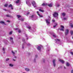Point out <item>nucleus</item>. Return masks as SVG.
<instances>
[{"label": "nucleus", "instance_id": "obj_1", "mask_svg": "<svg viewBox=\"0 0 73 73\" xmlns=\"http://www.w3.org/2000/svg\"><path fill=\"white\" fill-rule=\"evenodd\" d=\"M49 18L48 19H46V21L47 25H48L50 24V17L48 16Z\"/></svg>", "mask_w": 73, "mask_h": 73}, {"label": "nucleus", "instance_id": "obj_2", "mask_svg": "<svg viewBox=\"0 0 73 73\" xmlns=\"http://www.w3.org/2000/svg\"><path fill=\"white\" fill-rule=\"evenodd\" d=\"M32 4H33V5L34 8H36V2H35V1H33L32 2Z\"/></svg>", "mask_w": 73, "mask_h": 73}, {"label": "nucleus", "instance_id": "obj_3", "mask_svg": "<svg viewBox=\"0 0 73 73\" xmlns=\"http://www.w3.org/2000/svg\"><path fill=\"white\" fill-rule=\"evenodd\" d=\"M53 16L54 17H57L58 16V13L56 12L54 13L53 14Z\"/></svg>", "mask_w": 73, "mask_h": 73}, {"label": "nucleus", "instance_id": "obj_4", "mask_svg": "<svg viewBox=\"0 0 73 73\" xmlns=\"http://www.w3.org/2000/svg\"><path fill=\"white\" fill-rule=\"evenodd\" d=\"M61 27L62 28V29H61L60 30V31H64V26L62 25L61 26Z\"/></svg>", "mask_w": 73, "mask_h": 73}, {"label": "nucleus", "instance_id": "obj_5", "mask_svg": "<svg viewBox=\"0 0 73 73\" xmlns=\"http://www.w3.org/2000/svg\"><path fill=\"white\" fill-rule=\"evenodd\" d=\"M69 33V30L67 29L66 30L65 34L66 35H67Z\"/></svg>", "mask_w": 73, "mask_h": 73}, {"label": "nucleus", "instance_id": "obj_6", "mask_svg": "<svg viewBox=\"0 0 73 73\" xmlns=\"http://www.w3.org/2000/svg\"><path fill=\"white\" fill-rule=\"evenodd\" d=\"M55 61H56V60H54L52 61V62L53 63V64L54 65V67H55V66H56V64H55Z\"/></svg>", "mask_w": 73, "mask_h": 73}, {"label": "nucleus", "instance_id": "obj_7", "mask_svg": "<svg viewBox=\"0 0 73 73\" xmlns=\"http://www.w3.org/2000/svg\"><path fill=\"white\" fill-rule=\"evenodd\" d=\"M38 12H39L38 11H37V13L39 17H43L42 16V15H40V14H39L38 13Z\"/></svg>", "mask_w": 73, "mask_h": 73}, {"label": "nucleus", "instance_id": "obj_8", "mask_svg": "<svg viewBox=\"0 0 73 73\" xmlns=\"http://www.w3.org/2000/svg\"><path fill=\"white\" fill-rule=\"evenodd\" d=\"M25 70L26 72H29L30 71V69L28 68H25Z\"/></svg>", "mask_w": 73, "mask_h": 73}, {"label": "nucleus", "instance_id": "obj_9", "mask_svg": "<svg viewBox=\"0 0 73 73\" xmlns=\"http://www.w3.org/2000/svg\"><path fill=\"white\" fill-rule=\"evenodd\" d=\"M13 6L11 4L9 6V8L11 7V9H13Z\"/></svg>", "mask_w": 73, "mask_h": 73}, {"label": "nucleus", "instance_id": "obj_10", "mask_svg": "<svg viewBox=\"0 0 73 73\" xmlns=\"http://www.w3.org/2000/svg\"><path fill=\"white\" fill-rule=\"evenodd\" d=\"M59 61H60L62 63V64H64V60H61V59H59Z\"/></svg>", "mask_w": 73, "mask_h": 73}, {"label": "nucleus", "instance_id": "obj_11", "mask_svg": "<svg viewBox=\"0 0 73 73\" xmlns=\"http://www.w3.org/2000/svg\"><path fill=\"white\" fill-rule=\"evenodd\" d=\"M37 49L38 50L40 51L41 50V47L39 46H38L37 48Z\"/></svg>", "mask_w": 73, "mask_h": 73}, {"label": "nucleus", "instance_id": "obj_12", "mask_svg": "<svg viewBox=\"0 0 73 73\" xmlns=\"http://www.w3.org/2000/svg\"><path fill=\"white\" fill-rule=\"evenodd\" d=\"M0 23L1 24H4L5 25H6V24L5 23V22L3 21H1L0 22Z\"/></svg>", "mask_w": 73, "mask_h": 73}, {"label": "nucleus", "instance_id": "obj_13", "mask_svg": "<svg viewBox=\"0 0 73 73\" xmlns=\"http://www.w3.org/2000/svg\"><path fill=\"white\" fill-rule=\"evenodd\" d=\"M36 57H37V55H35V58H36ZM36 58H35L34 60V62H36Z\"/></svg>", "mask_w": 73, "mask_h": 73}, {"label": "nucleus", "instance_id": "obj_14", "mask_svg": "<svg viewBox=\"0 0 73 73\" xmlns=\"http://www.w3.org/2000/svg\"><path fill=\"white\" fill-rule=\"evenodd\" d=\"M48 6L49 7H52V3H50V4H48Z\"/></svg>", "mask_w": 73, "mask_h": 73}, {"label": "nucleus", "instance_id": "obj_15", "mask_svg": "<svg viewBox=\"0 0 73 73\" xmlns=\"http://www.w3.org/2000/svg\"><path fill=\"white\" fill-rule=\"evenodd\" d=\"M9 66L11 67H13V64H9Z\"/></svg>", "mask_w": 73, "mask_h": 73}, {"label": "nucleus", "instance_id": "obj_16", "mask_svg": "<svg viewBox=\"0 0 73 73\" xmlns=\"http://www.w3.org/2000/svg\"><path fill=\"white\" fill-rule=\"evenodd\" d=\"M47 4L46 3H43V4L42 5H43V6H44V5H47Z\"/></svg>", "mask_w": 73, "mask_h": 73}, {"label": "nucleus", "instance_id": "obj_17", "mask_svg": "<svg viewBox=\"0 0 73 73\" xmlns=\"http://www.w3.org/2000/svg\"><path fill=\"white\" fill-rule=\"evenodd\" d=\"M62 15L63 16H65V13H62Z\"/></svg>", "mask_w": 73, "mask_h": 73}, {"label": "nucleus", "instance_id": "obj_18", "mask_svg": "<svg viewBox=\"0 0 73 73\" xmlns=\"http://www.w3.org/2000/svg\"><path fill=\"white\" fill-rule=\"evenodd\" d=\"M69 64L68 62H67L66 64V65L67 66H69Z\"/></svg>", "mask_w": 73, "mask_h": 73}, {"label": "nucleus", "instance_id": "obj_19", "mask_svg": "<svg viewBox=\"0 0 73 73\" xmlns=\"http://www.w3.org/2000/svg\"><path fill=\"white\" fill-rule=\"evenodd\" d=\"M55 25L54 26V28H55L56 27L57 25V23H55Z\"/></svg>", "mask_w": 73, "mask_h": 73}, {"label": "nucleus", "instance_id": "obj_20", "mask_svg": "<svg viewBox=\"0 0 73 73\" xmlns=\"http://www.w3.org/2000/svg\"><path fill=\"white\" fill-rule=\"evenodd\" d=\"M19 1H20V0H17V1H16V3L18 4V3H19Z\"/></svg>", "mask_w": 73, "mask_h": 73}, {"label": "nucleus", "instance_id": "obj_21", "mask_svg": "<svg viewBox=\"0 0 73 73\" xmlns=\"http://www.w3.org/2000/svg\"><path fill=\"white\" fill-rule=\"evenodd\" d=\"M53 37H56V34H54L53 35Z\"/></svg>", "mask_w": 73, "mask_h": 73}, {"label": "nucleus", "instance_id": "obj_22", "mask_svg": "<svg viewBox=\"0 0 73 73\" xmlns=\"http://www.w3.org/2000/svg\"><path fill=\"white\" fill-rule=\"evenodd\" d=\"M55 40L56 42L60 41V39H55Z\"/></svg>", "mask_w": 73, "mask_h": 73}, {"label": "nucleus", "instance_id": "obj_23", "mask_svg": "<svg viewBox=\"0 0 73 73\" xmlns=\"http://www.w3.org/2000/svg\"><path fill=\"white\" fill-rule=\"evenodd\" d=\"M12 53L14 54L13 55V56H15V52H13V51H12Z\"/></svg>", "mask_w": 73, "mask_h": 73}, {"label": "nucleus", "instance_id": "obj_24", "mask_svg": "<svg viewBox=\"0 0 73 73\" xmlns=\"http://www.w3.org/2000/svg\"><path fill=\"white\" fill-rule=\"evenodd\" d=\"M70 33L71 35H72L73 34V31H70Z\"/></svg>", "mask_w": 73, "mask_h": 73}, {"label": "nucleus", "instance_id": "obj_25", "mask_svg": "<svg viewBox=\"0 0 73 73\" xmlns=\"http://www.w3.org/2000/svg\"><path fill=\"white\" fill-rule=\"evenodd\" d=\"M8 4H6L4 5V7H7L8 6Z\"/></svg>", "mask_w": 73, "mask_h": 73}, {"label": "nucleus", "instance_id": "obj_26", "mask_svg": "<svg viewBox=\"0 0 73 73\" xmlns=\"http://www.w3.org/2000/svg\"><path fill=\"white\" fill-rule=\"evenodd\" d=\"M39 11H40V12H44V11L41 10V9H40L39 10Z\"/></svg>", "mask_w": 73, "mask_h": 73}, {"label": "nucleus", "instance_id": "obj_27", "mask_svg": "<svg viewBox=\"0 0 73 73\" xmlns=\"http://www.w3.org/2000/svg\"><path fill=\"white\" fill-rule=\"evenodd\" d=\"M70 26H71V28H73V25L71 23L70 25Z\"/></svg>", "mask_w": 73, "mask_h": 73}, {"label": "nucleus", "instance_id": "obj_28", "mask_svg": "<svg viewBox=\"0 0 73 73\" xmlns=\"http://www.w3.org/2000/svg\"><path fill=\"white\" fill-rule=\"evenodd\" d=\"M6 16L7 17H11V16L9 15H7Z\"/></svg>", "mask_w": 73, "mask_h": 73}, {"label": "nucleus", "instance_id": "obj_29", "mask_svg": "<svg viewBox=\"0 0 73 73\" xmlns=\"http://www.w3.org/2000/svg\"><path fill=\"white\" fill-rule=\"evenodd\" d=\"M17 17H18V18H20V17H21V16H20V15H17Z\"/></svg>", "mask_w": 73, "mask_h": 73}, {"label": "nucleus", "instance_id": "obj_30", "mask_svg": "<svg viewBox=\"0 0 73 73\" xmlns=\"http://www.w3.org/2000/svg\"><path fill=\"white\" fill-rule=\"evenodd\" d=\"M67 18H64L63 19L64 20H67Z\"/></svg>", "mask_w": 73, "mask_h": 73}, {"label": "nucleus", "instance_id": "obj_31", "mask_svg": "<svg viewBox=\"0 0 73 73\" xmlns=\"http://www.w3.org/2000/svg\"><path fill=\"white\" fill-rule=\"evenodd\" d=\"M10 40H11V41H13V38H12V37H11Z\"/></svg>", "mask_w": 73, "mask_h": 73}, {"label": "nucleus", "instance_id": "obj_32", "mask_svg": "<svg viewBox=\"0 0 73 73\" xmlns=\"http://www.w3.org/2000/svg\"><path fill=\"white\" fill-rule=\"evenodd\" d=\"M12 31H11L10 32L9 34V35H12Z\"/></svg>", "mask_w": 73, "mask_h": 73}, {"label": "nucleus", "instance_id": "obj_33", "mask_svg": "<svg viewBox=\"0 0 73 73\" xmlns=\"http://www.w3.org/2000/svg\"><path fill=\"white\" fill-rule=\"evenodd\" d=\"M33 17H34V15H32L31 16V18H33Z\"/></svg>", "mask_w": 73, "mask_h": 73}, {"label": "nucleus", "instance_id": "obj_34", "mask_svg": "<svg viewBox=\"0 0 73 73\" xmlns=\"http://www.w3.org/2000/svg\"><path fill=\"white\" fill-rule=\"evenodd\" d=\"M22 48L23 49H24V44H23V45H22Z\"/></svg>", "mask_w": 73, "mask_h": 73}, {"label": "nucleus", "instance_id": "obj_35", "mask_svg": "<svg viewBox=\"0 0 73 73\" xmlns=\"http://www.w3.org/2000/svg\"><path fill=\"white\" fill-rule=\"evenodd\" d=\"M27 28H28L29 29H31V27H27Z\"/></svg>", "mask_w": 73, "mask_h": 73}, {"label": "nucleus", "instance_id": "obj_36", "mask_svg": "<svg viewBox=\"0 0 73 73\" xmlns=\"http://www.w3.org/2000/svg\"><path fill=\"white\" fill-rule=\"evenodd\" d=\"M9 60V58H7L6 59V61H8V60Z\"/></svg>", "mask_w": 73, "mask_h": 73}, {"label": "nucleus", "instance_id": "obj_37", "mask_svg": "<svg viewBox=\"0 0 73 73\" xmlns=\"http://www.w3.org/2000/svg\"><path fill=\"white\" fill-rule=\"evenodd\" d=\"M22 41H25V39H24V38H23V39H22Z\"/></svg>", "mask_w": 73, "mask_h": 73}, {"label": "nucleus", "instance_id": "obj_38", "mask_svg": "<svg viewBox=\"0 0 73 73\" xmlns=\"http://www.w3.org/2000/svg\"><path fill=\"white\" fill-rule=\"evenodd\" d=\"M21 21H24V19H21Z\"/></svg>", "mask_w": 73, "mask_h": 73}, {"label": "nucleus", "instance_id": "obj_39", "mask_svg": "<svg viewBox=\"0 0 73 73\" xmlns=\"http://www.w3.org/2000/svg\"><path fill=\"white\" fill-rule=\"evenodd\" d=\"M11 43L12 44H13V40H11Z\"/></svg>", "mask_w": 73, "mask_h": 73}, {"label": "nucleus", "instance_id": "obj_40", "mask_svg": "<svg viewBox=\"0 0 73 73\" xmlns=\"http://www.w3.org/2000/svg\"><path fill=\"white\" fill-rule=\"evenodd\" d=\"M3 51H4V50H5V48H3Z\"/></svg>", "mask_w": 73, "mask_h": 73}, {"label": "nucleus", "instance_id": "obj_41", "mask_svg": "<svg viewBox=\"0 0 73 73\" xmlns=\"http://www.w3.org/2000/svg\"><path fill=\"white\" fill-rule=\"evenodd\" d=\"M21 32V31H20V30L18 31V32H19V33H20Z\"/></svg>", "mask_w": 73, "mask_h": 73}, {"label": "nucleus", "instance_id": "obj_42", "mask_svg": "<svg viewBox=\"0 0 73 73\" xmlns=\"http://www.w3.org/2000/svg\"><path fill=\"white\" fill-rule=\"evenodd\" d=\"M13 61H16V60L15 59H13Z\"/></svg>", "mask_w": 73, "mask_h": 73}, {"label": "nucleus", "instance_id": "obj_43", "mask_svg": "<svg viewBox=\"0 0 73 73\" xmlns=\"http://www.w3.org/2000/svg\"><path fill=\"white\" fill-rule=\"evenodd\" d=\"M71 73H73V70H71Z\"/></svg>", "mask_w": 73, "mask_h": 73}, {"label": "nucleus", "instance_id": "obj_44", "mask_svg": "<svg viewBox=\"0 0 73 73\" xmlns=\"http://www.w3.org/2000/svg\"><path fill=\"white\" fill-rule=\"evenodd\" d=\"M3 10H4V11H8V10L5 9H3Z\"/></svg>", "mask_w": 73, "mask_h": 73}, {"label": "nucleus", "instance_id": "obj_45", "mask_svg": "<svg viewBox=\"0 0 73 73\" xmlns=\"http://www.w3.org/2000/svg\"><path fill=\"white\" fill-rule=\"evenodd\" d=\"M7 22H8V23H10V21H7Z\"/></svg>", "mask_w": 73, "mask_h": 73}, {"label": "nucleus", "instance_id": "obj_46", "mask_svg": "<svg viewBox=\"0 0 73 73\" xmlns=\"http://www.w3.org/2000/svg\"><path fill=\"white\" fill-rule=\"evenodd\" d=\"M28 5H31V4L30 3H29L28 4Z\"/></svg>", "mask_w": 73, "mask_h": 73}, {"label": "nucleus", "instance_id": "obj_47", "mask_svg": "<svg viewBox=\"0 0 73 73\" xmlns=\"http://www.w3.org/2000/svg\"><path fill=\"white\" fill-rule=\"evenodd\" d=\"M29 12H28L27 13V15H29Z\"/></svg>", "mask_w": 73, "mask_h": 73}, {"label": "nucleus", "instance_id": "obj_48", "mask_svg": "<svg viewBox=\"0 0 73 73\" xmlns=\"http://www.w3.org/2000/svg\"><path fill=\"white\" fill-rule=\"evenodd\" d=\"M15 30H17V29H19V28H16L15 29Z\"/></svg>", "mask_w": 73, "mask_h": 73}, {"label": "nucleus", "instance_id": "obj_49", "mask_svg": "<svg viewBox=\"0 0 73 73\" xmlns=\"http://www.w3.org/2000/svg\"><path fill=\"white\" fill-rule=\"evenodd\" d=\"M14 58H17V56H15Z\"/></svg>", "mask_w": 73, "mask_h": 73}, {"label": "nucleus", "instance_id": "obj_50", "mask_svg": "<svg viewBox=\"0 0 73 73\" xmlns=\"http://www.w3.org/2000/svg\"><path fill=\"white\" fill-rule=\"evenodd\" d=\"M57 6V7H59V6H60V5H58Z\"/></svg>", "mask_w": 73, "mask_h": 73}, {"label": "nucleus", "instance_id": "obj_51", "mask_svg": "<svg viewBox=\"0 0 73 73\" xmlns=\"http://www.w3.org/2000/svg\"><path fill=\"white\" fill-rule=\"evenodd\" d=\"M53 22H54L55 21L54 20H52Z\"/></svg>", "mask_w": 73, "mask_h": 73}, {"label": "nucleus", "instance_id": "obj_52", "mask_svg": "<svg viewBox=\"0 0 73 73\" xmlns=\"http://www.w3.org/2000/svg\"><path fill=\"white\" fill-rule=\"evenodd\" d=\"M28 45H31V44H29H29H28Z\"/></svg>", "mask_w": 73, "mask_h": 73}, {"label": "nucleus", "instance_id": "obj_53", "mask_svg": "<svg viewBox=\"0 0 73 73\" xmlns=\"http://www.w3.org/2000/svg\"><path fill=\"white\" fill-rule=\"evenodd\" d=\"M64 69H66V68H65V66L64 67Z\"/></svg>", "mask_w": 73, "mask_h": 73}, {"label": "nucleus", "instance_id": "obj_54", "mask_svg": "<svg viewBox=\"0 0 73 73\" xmlns=\"http://www.w3.org/2000/svg\"><path fill=\"white\" fill-rule=\"evenodd\" d=\"M1 72H4L3 71H1Z\"/></svg>", "mask_w": 73, "mask_h": 73}, {"label": "nucleus", "instance_id": "obj_55", "mask_svg": "<svg viewBox=\"0 0 73 73\" xmlns=\"http://www.w3.org/2000/svg\"><path fill=\"white\" fill-rule=\"evenodd\" d=\"M26 37H27V35H26Z\"/></svg>", "mask_w": 73, "mask_h": 73}, {"label": "nucleus", "instance_id": "obj_56", "mask_svg": "<svg viewBox=\"0 0 73 73\" xmlns=\"http://www.w3.org/2000/svg\"><path fill=\"white\" fill-rule=\"evenodd\" d=\"M26 4H28L27 3V2H26Z\"/></svg>", "mask_w": 73, "mask_h": 73}, {"label": "nucleus", "instance_id": "obj_57", "mask_svg": "<svg viewBox=\"0 0 73 73\" xmlns=\"http://www.w3.org/2000/svg\"><path fill=\"white\" fill-rule=\"evenodd\" d=\"M27 40H28V38H27Z\"/></svg>", "mask_w": 73, "mask_h": 73}, {"label": "nucleus", "instance_id": "obj_58", "mask_svg": "<svg viewBox=\"0 0 73 73\" xmlns=\"http://www.w3.org/2000/svg\"><path fill=\"white\" fill-rule=\"evenodd\" d=\"M3 53H5V52H4Z\"/></svg>", "mask_w": 73, "mask_h": 73}, {"label": "nucleus", "instance_id": "obj_59", "mask_svg": "<svg viewBox=\"0 0 73 73\" xmlns=\"http://www.w3.org/2000/svg\"><path fill=\"white\" fill-rule=\"evenodd\" d=\"M72 38H73V37H72Z\"/></svg>", "mask_w": 73, "mask_h": 73}]
</instances>
